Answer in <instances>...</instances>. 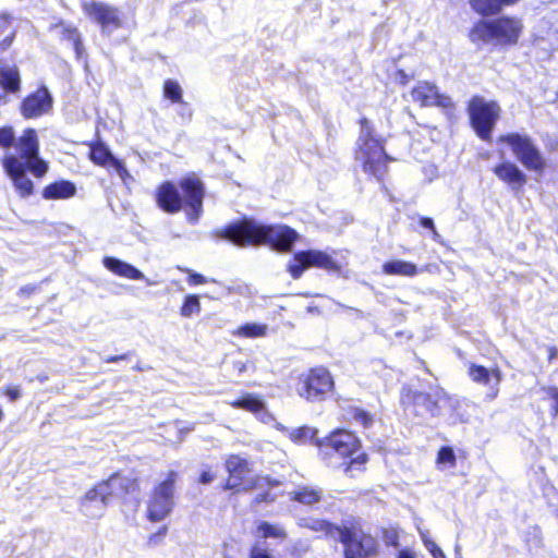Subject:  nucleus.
<instances>
[{"mask_svg": "<svg viewBox=\"0 0 558 558\" xmlns=\"http://www.w3.org/2000/svg\"><path fill=\"white\" fill-rule=\"evenodd\" d=\"M117 174L121 178L123 183L129 186L131 182H133V177L130 174L128 169L125 168L124 163L118 159H112V166H111Z\"/></svg>", "mask_w": 558, "mask_h": 558, "instance_id": "nucleus-38", "label": "nucleus"}, {"mask_svg": "<svg viewBox=\"0 0 558 558\" xmlns=\"http://www.w3.org/2000/svg\"><path fill=\"white\" fill-rule=\"evenodd\" d=\"M556 515H557V518H558V510H557V514H556Z\"/></svg>", "mask_w": 558, "mask_h": 558, "instance_id": "nucleus-62", "label": "nucleus"}, {"mask_svg": "<svg viewBox=\"0 0 558 558\" xmlns=\"http://www.w3.org/2000/svg\"><path fill=\"white\" fill-rule=\"evenodd\" d=\"M310 267H318L326 270H338L339 266L330 255L322 251H302L294 255L288 267L292 278L299 279L303 271Z\"/></svg>", "mask_w": 558, "mask_h": 558, "instance_id": "nucleus-11", "label": "nucleus"}, {"mask_svg": "<svg viewBox=\"0 0 558 558\" xmlns=\"http://www.w3.org/2000/svg\"><path fill=\"white\" fill-rule=\"evenodd\" d=\"M383 271L386 275L414 277L417 275L415 264L405 260H390L383 265Z\"/></svg>", "mask_w": 558, "mask_h": 558, "instance_id": "nucleus-27", "label": "nucleus"}, {"mask_svg": "<svg viewBox=\"0 0 558 558\" xmlns=\"http://www.w3.org/2000/svg\"><path fill=\"white\" fill-rule=\"evenodd\" d=\"M180 186L184 193V198L172 182H163L157 190V204L163 211L174 214L181 210L183 202H185L187 218L190 222L195 223L202 214L203 184L196 175L192 174L182 179Z\"/></svg>", "mask_w": 558, "mask_h": 558, "instance_id": "nucleus-3", "label": "nucleus"}, {"mask_svg": "<svg viewBox=\"0 0 558 558\" xmlns=\"http://www.w3.org/2000/svg\"><path fill=\"white\" fill-rule=\"evenodd\" d=\"M413 402L416 408H425L426 403L432 402L430 393L415 392L413 395Z\"/></svg>", "mask_w": 558, "mask_h": 558, "instance_id": "nucleus-42", "label": "nucleus"}, {"mask_svg": "<svg viewBox=\"0 0 558 558\" xmlns=\"http://www.w3.org/2000/svg\"><path fill=\"white\" fill-rule=\"evenodd\" d=\"M2 416H3V412H2V410H0V421L2 420Z\"/></svg>", "mask_w": 558, "mask_h": 558, "instance_id": "nucleus-61", "label": "nucleus"}, {"mask_svg": "<svg viewBox=\"0 0 558 558\" xmlns=\"http://www.w3.org/2000/svg\"><path fill=\"white\" fill-rule=\"evenodd\" d=\"M76 193L75 185L70 181H59L49 184L43 191L45 199H65L74 196Z\"/></svg>", "mask_w": 558, "mask_h": 558, "instance_id": "nucleus-25", "label": "nucleus"}, {"mask_svg": "<svg viewBox=\"0 0 558 558\" xmlns=\"http://www.w3.org/2000/svg\"><path fill=\"white\" fill-rule=\"evenodd\" d=\"M52 106V98L46 87H41L21 105V113L26 119L37 118L46 113Z\"/></svg>", "mask_w": 558, "mask_h": 558, "instance_id": "nucleus-18", "label": "nucleus"}, {"mask_svg": "<svg viewBox=\"0 0 558 558\" xmlns=\"http://www.w3.org/2000/svg\"><path fill=\"white\" fill-rule=\"evenodd\" d=\"M430 401L426 403L425 410L432 416L441 415L442 407L440 403L449 404L451 408L458 404V399L448 396L444 390L437 389L433 393H430Z\"/></svg>", "mask_w": 558, "mask_h": 558, "instance_id": "nucleus-26", "label": "nucleus"}, {"mask_svg": "<svg viewBox=\"0 0 558 558\" xmlns=\"http://www.w3.org/2000/svg\"><path fill=\"white\" fill-rule=\"evenodd\" d=\"M423 543L425 544V539H429L424 532H420Z\"/></svg>", "mask_w": 558, "mask_h": 558, "instance_id": "nucleus-59", "label": "nucleus"}, {"mask_svg": "<svg viewBox=\"0 0 558 558\" xmlns=\"http://www.w3.org/2000/svg\"><path fill=\"white\" fill-rule=\"evenodd\" d=\"M494 173L513 191H519L526 183L525 173L513 162L505 161L494 168Z\"/></svg>", "mask_w": 558, "mask_h": 558, "instance_id": "nucleus-21", "label": "nucleus"}, {"mask_svg": "<svg viewBox=\"0 0 558 558\" xmlns=\"http://www.w3.org/2000/svg\"><path fill=\"white\" fill-rule=\"evenodd\" d=\"M298 525L313 532L338 537L344 545L345 558H368L377 553L376 538L365 533L359 524L338 526L318 518L306 517L300 518Z\"/></svg>", "mask_w": 558, "mask_h": 558, "instance_id": "nucleus-2", "label": "nucleus"}, {"mask_svg": "<svg viewBox=\"0 0 558 558\" xmlns=\"http://www.w3.org/2000/svg\"><path fill=\"white\" fill-rule=\"evenodd\" d=\"M185 271L189 274L187 281L190 284L197 286L207 282V279L203 275L196 274L190 269H186Z\"/></svg>", "mask_w": 558, "mask_h": 558, "instance_id": "nucleus-44", "label": "nucleus"}, {"mask_svg": "<svg viewBox=\"0 0 558 558\" xmlns=\"http://www.w3.org/2000/svg\"><path fill=\"white\" fill-rule=\"evenodd\" d=\"M229 404L234 409H242L255 414L264 423H269L272 420L271 415L266 411L264 400L257 395L245 393L241 398L230 401Z\"/></svg>", "mask_w": 558, "mask_h": 558, "instance_id": "nucleus-20", "label": "nucleus"}, {"mask_svg": "<svg viewBox=\"0 0 558 558\" xmlns=\"http://www.w3.org/2000/svg\"><path fill=\"white\" fill-rule=\"evenodd\" d=\"M85 14L98 23L102 32H111L121 26V16L118 8L101 1H86L83 3Z\"/></svg>", "mask_w": 558, "mask_h": 558, "instance_id": "nucleus-12", "label": "nucleus"}, {"mask_svg": "<svg viewBox=\"0 0 558 558\" xmlns=\"http://www.w3.org/2000/svg\"><path fill=\"white\" fill-rule=\"evenodd\" d=\"M221 238L236 245L267 244L280 251H289L296 240V232L287 226H263L244 220L221 231Z\"/></svg>", "mask_w": 558, "mask_h": 558, "instance_id": "nucleus-1", "label": "nucleus"}, {"mask_svg": "<svg viewBox=\"0 0 558 558\" xmlns=\"http://www.w3.org/2000/svg\"><path fill=\"white\" fill-rule=\"evenodd\" d=\"M35 290L34 287H25L21 289L22 293H32Z\"/></svg>", "mask_w": 558, "mask_h": 558, "instance_id": "nucleus-57", "label": "nucleus"}, {"mask_svg": "<svg viewBox=\"0 0 558 558\" xmlns=\"http://www.w3.org/2000/svg\"><path fill=\"white\" fill-rule=\"evenodd\" d=\"M268 326L262 323H246L231 331V335L238 338H264L267 336Z\"/></svg>", "mask_w": 558, "mask_h": 558, "instance_id": "nucleus-28", "label": "nucleus"}, {"mask_svg": "<svg viewBox=\"0 0 558 558\" xmlns=\"http://www.w3.org/2000/svg\"><path fill=\"white\" fill-rule=\"evenodd\" d=\"M0 36H4L0 41V53L8 50L15 37V29L12 26L11 19L7 14H0Z\"/></svg>", "mask_w": 558, "mask_h": 558, "instance_id": "nucleus-30", "label": "nucleus"}, {"mask_svg": "<svg viewBox=\"0 0 558 558\" xmlns=\"http://www.w3.org/2000/svg\"><path fill=\"white\" fill-rule=\"evenodd\" d=\"M420 223H421V226L423 228L429 229L433 232V238H434L435 241L438 240L439 234H438V232L435 229L434 221H433L432 218L423 217V218L420 219Z\"/></svg>", "mask_w": 558, "mask_h": 558, "instance_id": "nucleus-45", "label": "nucleus"}, {"mask_svg": "<svg viewBox=\"0 0 558 558\" xmlns=\"http://www.w3.org/2000/svg\"><path fill=\"white\" fill-rule=\"evenodd\" d=\"M163 93H165V96L168 99L172 100L173 102L181 101L182 89H181V86L177 82L171 81V80L166 81L165 86H163Z\"/></svg>", "mask_w": 558, "mask_h": 558, "instance_id": "nucleus-34", "label": "nucleus"}, {"mask_svg": "<svg viewBox=\"0 0 558 558\" xmlns=\"http://www.w3.org/2000/svg\"><path fill=\"white\" fill-rule=\"evenodd\" d=\"M104 266L120 277H124L132 280L145 279V276L141 270H138L131 264H128L114 257H105Z\"/></svg>", "mask_w": 558, "mask_h": 558, "instance_id": "nucleus-24", "label": "nucleus"}, {"mask_svg": "<svg viewBox=\"0 0 558 558\" xmlns=\"http://www.w3.org/2000/svg\"><path fill=\"white\" fill-rule=\"evenodd\" d=\"M245 365L243 363H240L239 372H244Z\"/></svg>", "mask_w": 558, "mask_h": 558, "instance_id": "nucleus-60", "label": "nucleus"}, {"mask_svg": "<svg viewBox=\"0 0 558 558\" xmlns=\"http://www.w3.org/2000/svg\"><path fill=\"white\" fill-rule=\"evenodd\" d=\"M411 96L413 101L418 102L421 106H438L449 108L452 106L451 98L438 93L437 87L426 81L418 82L412 89Z\"/></svg>", "mask_w": 558, "mask_h": 558, "instance_id": "nucleus-17", "label": "nucleus"}, {"mask_svg": "<svg viewBox=\"0 0 558 558\" xmlns=\"http://www.w3.org/2000/svg\"><path fill=\"white\" fill-rule=\"evenodd\" d=\"M440 405L442 407L441 415H450V416H452L457 412V410H458V408L460 405V401L458 400V404L456 407H453V408H451L449 404H446V403L445 404L440 403Z\"/></svg>", "mask_w": 558, "mask_h": 558, "instance_id": "nucleus-50", "label": "nucleus"}, {"mask_svg": "<svg viewBox=\"0 0 558 558\" xmlns=\"http://www.w3.org/2000/svg\"><path fill=\"white\" fill-rule=\"evenodd\" d=\"M522 32V23L513 17H500L498 20L478 24L473 36H478L485 41L497 44H515Z\"/></svg>", "mask_w": 558, "mask_h": 558, "instance_id": "nucleus-7", "label": "nucleus"}, {"mask_svg": "<svg viewBox=\"0 0 558 558\" xmlns=\"http://www.w3.org/2000/svg\"><path fill=\"white\" fill-rule=\"evenodd\" d=\"M201 312V303L197 295L191 294L187 295L184 300V303L180 310V314L183 317H191L193 314H198Z\"/></svg>", "mask_w": 558, "mask_h": 558, "instance_id": "nucleus-33", "label": "nucleus"}, {"mask_svg": "<svg viewBox=\"0 0 558 558\" xmlns=\"http://www.w3.org/2000/svg\"><path fill=\"white\" fill-rule=\"evenodd\" d=\"M90 158L97 165H109L110 167L112 166V159H116L111 155L110 150L102 144L96 145L92 148Z\"/></svg>", "mask_w": 558, "mask_h": 558, "instance_id": "nucleus-32", "label": "nucleus"}, {"mask_svg": "<svg viewBox=\"0 0 558 558\" xmlns=\"http://www.w3.org/2000/svg\"><path fill=\"white\" fill-rule=\"evenodd\" d=\"M438 463L452 468L456 465V454L450 447H442L438 452Z\"/></svg>", "mask_w": 558, "mask_h": 558, "instance_id": "nucleus-36", "label": "nucleus"}, {"mask_svg": "<svg viewBox=\"0 0 558 558\" xmlns=\"http://www.w3.org/2000/svg\"><path fill=\"white\" fill-rule=\"evenodd\" d=\"M226 469L229 473L225 489L234 492H246L254 488L264 487L265 485H277L278 482H271L267 477H251L250 462L238 454H232L226 460Z\"/></svg>", "mask_w": 558, "mask_h": 558, "instance_id": "nucleus-6", "label": "nucleus"}, {"mask_svg": "<svg viewBox=\"0 0 558 558\" xmlns=\"http://www.w3.org/2000/svg\"><path fill=\"white\" fill-rule=\"evenodd\" d=\"M4 395L8 396L11 401H15L21 397V390L16 386H9L4 389Z\"/></svg>", "mask_w": 558, "mask_h": 558, "instance_id": "nucleus-46", "label": "nucleus"}, {"mask_svg": "<svg viewBox=\"0 0 558 558\" xmlns=\"http://www.w3.org/2000/svg\"><path fill=\"white\" fill-rule=\"evenodd\" d=\"M543 24L547 28L548 35H558V11H554L545 16Z\"/></svg>", "mask_w": 558, "mask_h": 558, "instance_id": "nucleus-39", "label": "nucleus"}, {"mask_svg": "<svg viewBox=\"0 0 558 558\" xmlns=\"http://www.w3.org/2000/svg\"><path fill=\"white\" fill-rule=\"evenodd\" d=\"M21 92V75L16 65L0 62V105H5L8 95Z\"/></svg>", "mask_w": 558, "mask_h": 558, "instance_id": "nucleus-19", "label": "nucleus"}, {"mask_svg": "<svg viewBox=\"0 0 558 558\" xmlns=\"http://www.w3.org/2000/svg\"><path fill=\"white\" fill-rule=\"evenodd\" d=\"M547 395L555 401V405L553 407L554 415L558 414V388L549 387L546 389Z\"/></svg>", "mask_w": 558, "mask_h": 558, "instance_id": "nucleus-47", "label": "nucleus"}, {"mask_svg": "<svg viewBox=\"0 0 558 558\" xmlns=\"http://www.w3.org/2000/svg\"><path fill=\"white\" fill-rule=\"evenodd\" d=\"M469 374L473 381L488 385L494 383L492 388H495L494 391L489 395L490 399L496 398L498 393V386L502 379L501 373L498 368L487 369L484 366L480 365H471Z\"/></svg>", "mask_w": 558, "mask_h": 558, "instance_id": "nucleus-22", "label": "nucleus"}, {"mask_svg": "<svg viewBox=\"0 0 558 558\" xmlns=\"http://www.w3.org/2000/svg\"><path fill=\"white\" fill-rule=\"evenodd\" d=\"M433 558H446L444 551L437 547L435 551L430 553Z\"/></svg>", "mask_w": 558, "mask_h": 558, "instance_id": "nucleus-55", "label": "nucleus"}, {"mask_svg": "<svg viewBox=\"0 0 558 558\" xmlns=\"http://www.w3.org/2000/svg\"><path fill=\"white\" fill-rule=\"evenodd\" d=\"M558 351L556 348L550 349L549 360H554L557 357Z\"/></svg>", "mask_w": 558, "mask_h": 558, "instance_id": "nucleus-56", "label": "nucleus"}, {"mask_svg": "<svg viewBox=\"0 0 558 558\" xmlns=\"http://www.w3.org/2000/svg\"><path fill=\"white\" fill-rule=\"evenodd\" d=\"M365 460H366V458H365V456H364V454L359 456L356 459H354V460H352V461H351V463H350V465L348 466L347 471H349V470L352 468V465H353V464H355V463H361V464H362V463H364V462H365Z\"/></svg>", "mask_w": 558, "mask_h": 558, "instance_id": "nucleus-54", "label": "nucleus"}, {"mask_svg": "<svg viewBox=\"0 0 558 558\" xmlns=\"http://www.w3.org/2000/svg\"><path fill=\"white\" fill-rule=\"evenodd\" d=\"M214 478H215V474L209 469L204 470V471H202V473L199 475V483L209 484L214 481Z\"/></svg>", "mask_w": 558, "mask_h": 558, "instance_id": "nucleus-48", "label": "nucleus"}, {"mask_svg": "<svg viewBox=\"0 0 558 558\" xmlns=\"http://www.w3.org/2000/svg\"><path fill=\"white\" fill-rule=\"evenodd\" d=\"M16 140L14 136L13 129L11 126H5L0 129V147L9 148L14 146Z\"/></svg>", "mask_w": 558, "mask_h": 558, "instance_id": "nucleus-37", "label": "nucleus"}, {"mask_svg": "<svg viewBox=\"0 0 558 558\" xmlns=\"http://www.w3.org/2000/svg\"><path fill=\"white\" fill-rule=\"evenodd\" d=\"M351 415L355 422L360 423L364 427H367L372 423V417L361 409H352Z\"/></svg>", "mask_w": 558, "mask_h": 558, "instance_id": "nucleus-40", "label": "nucleus"}, {"mask_svg": "<svg viewBox=\"0 0 558 558\" xmlns=\"http://www.w3.org/2000/svg\"><path fill=\"white\" fill-rule=\"evenodd\" d=\"M397 78L401 84H407L410 81V77L407 75V73L402 70L398 71Z\"/></svg>", "mask_w": 558, "mask_h": 558, "instance_id": "nucleus-52", "label": "nucleus"}, {"mask_svg": "<svg viewBox=\"0 0 558 558\" xmlns=\"http://www.w3.org/2000/svg\"><path fill=\"white\" fill-rule=\"evenodd\" d=\"M14 147L19 154L15 156L26 163L35 177L41 178L47 173L49 167L38 155L39 142L34 129H26L16 140Z\"/></svg>", "mask_w": 558, "mask_h": 558, "instance_id": "nucleus-9", "label": "nucleus"}, {"mask_svg": "<svg viewBox=\"0 0 558 558\" xmlns=\"http://www.w3.org/2000/svg\"><path fill=\"white\" fill-rule=\"evenodd\" d=\"M120 359H123V356H113V357L108 359L107 361L108 362H116V361H118Z\"/></svg>", "mask_w": 558, "mask_h": 558, "instance_id": "nucleus-58", "label": "nucleus"}, {"mask_svg": "<svg viewBox=\"0 0 558 558\" xmlns=\"http://www.w3.org/2000/svg\"><path fill=\"white\" fill-rule=\"evenodd\" d=\"M510 147L513 156L529 171L543 173L546 167L545 158L534 141L525 133H508L497 140Z\"/></svg>", "mask_w": 558, "mask_h": 558, "instance_id": "nucleus-5", "label": "nucleus"}, {"mask_svg": "<svg viewBox=\"0 0 558 558\" xmlns=\"http://www.w3.org/2000/svg\"><path fill=\"white\" fill-rule=\"evenodd\" d=\"M108 485H97L89 489L81 500V510L89 518L100 517L111 498V492H107Z\"/></svg>", "mask_w": 558, "mask_h": 558, "instance_id": "nucleus-15", "label": "nucleus"}, {"mask_svg": "<svg viewBox=\"0 0 558 558\" xmlns=\"http://www.w3.org/2000/svg\"><path fill=\"white\" fill-rule=\"evenodd\" d=\"M500 107L496 101H487L475 96L469 104V114L476 134L484 141L490 140L492 131L499 118Z\"/></svg>", "mask_w": 558, "mask_h": 558, "instance_id": "nucleus-8", "label": "nucleus"}, {"mask_svg": "<svg viewBox=\"0 0 558 558\" xmlns=\"http://www.w3.org/2000/svg\"><path fill=\"white\" fill-rule=\"evenodd\" d=\"M3 168L13 181L14 187L22 197H28L33 194L34 184L26 175L28 170L26 163L19 159L14 154H7L2 160Z\"/></svg>", "mask_w": 558, "mask_h": 558, "instance_id": "nucleus-13", "label": "nucleus"}, {"mask_svg": "<svg viewBox=\"0 0 558 558\" xmlns=\"http://www.w3.org/2000/svg\"><path fill=\"white\" fill-rule=\"evenodd\" d=\"M318 446L326 454H329V450H332L341 457H347L357 449L359 441L353 434L345 430H337L324 441L318 442Z\"/></svg>", "mask_w": 558, "mask_h": 558, "instance_id": "nucleus-16", "label": "nucleus"}, {"mask_svg": "<svg viewBox=\"0 0 558 558\" xmlns=\"http://www.w3.org/2000/svg\"><path fill=\"white\" fill-rule=\"evenodd\" d=\"M274 500L275 496H271L269 493L258 494L254 498L255 504L271 502Z\"/></svg>", "mask_w": 558, "mask_h": 558, "instance_id": "nucleus-49", "label": "nucleus"}, {"mask_svg": "<svg viewBox=\"0 0 558 558\" xmlns=\"http://www.w3.org/2000/svg\"><path fill=\"white\" fill-rule=\"evenodd\" d=\"M250 558H271L268 549L265 546H262L259 543H256L250 554Z\"/></svg>", "mask_w": 558, "mask_h": 558, "instance_id": "nucleus-41", "label": "nucleus"}, {"mask_svg": "<svg viewBox=\"0 0 558 558\" xmlns=\"http://www.w3.org/2000/svg\"><path fill=\"white\" fill-rule=\"evenodd\" d=\"M99 485H108L106 490L111 492V497H113L128 493L133 486V482L120 474H113L107 481L99 483Z\"/></svg>", "mask_w": 558, "mask_h": 558, "instance_id": "nucleus-29", "label": "nucleus"}, {"mask_svg": "<svg viewBox=\"0 0 558 558\" xmlns=\"http://www.w3.org/2000/svg\"><path fill=\"white\" fill-rule=\"evenodd\" d=\"M397 558H415V555L410 549H402V550L399 551Z\"/></svg>", "mask_w": 558, "mask_h": 558, "instance_id": "nucleus-51", "label": "nucleus"}, {"mask_svg": "<svg viewBox=\"0 0 558 558\" xmlns=\"http://www.w3.org/2000/svg\"><path fill=\"white\" fill-rule=\"evenodd\" d=\"M177 472L171 471L167 480L161 482L153 492L148 504V518L154 522L163 520L171 511L173 505V486Z\"/></svg>", "mask_w": 558, "mask_h": 558, "instance_id": "nucleus-10", "label": "nucleus"}, {"mask_svg": "<svg viewBox=\"0 0 558 558\" xmlns=\"http://www.w3.org/2000/svg\"><path fill=\"white\" fill-rule=\"evenodd\" d=\"M291 500L304 506H313L323 498V489L312 485H301L288 493Z\"/></svg>", "mask_w": 558, "mask_h": 558, "instance_id": "nucleus-23", "label": "nucleus"}, {"mask_svg": "<svg viewBox=\"0 0 558 558\" xmlns=\"http://www.w3.org/2000/svg\"><path fill=\"white\" fill-rule=\"evenodd\" d=\"M425 547L426 549L429 551V553H433L436 550V548L438 547L437 544L435 542H433L432 539H425Z\"/></svg>", "mask_w": 558, "mask_h": 558, "instance_id": "nucleus-53", "label": "nucleus"}, {"mask_svg": "<svg viewBox=\"0 0 558 558\" xmlns=\"http://www.w3.org/2000/svg\"><path fill=\"white\" fill-rule=\"evenodd\" d=\"M69 38L73 40L74 49L76 51L77 57H80L82 54L83 46L78 32L76 29L70 31Z\"/></svg>", "mask_w": 558, "mask_h": 558, "instance_id": "nucleus-43", "label": "nucleus"}, {"mask_svg": "<svg viewBox=\"0 0 558 558\" xmlns=\"http://www.w3.org/2000/svg\"><path fill=\"white\" fill-rule=\"evenodd\" d=\"M257 532L260 537L264 538H279L284 539L287 537V532L280 524H271L268 522H262L258 525Z\"/></svg>", "mask_w": 558, "mask_h": 558, "instance_id": "nucleus-31", "label": "nucleus"}, {"mask_svg": "<svg viewBox=\"0 0 558 558\" xmlns=\"http://www.w3.org/2000/svg\"><path fill=\"white\" fill-rule=\"evenodd\" d=\"M315 434H316L315 429L307 427V426H303V427L293 429L290 433V438L295 442H304L306 440L313 439Z\"/></svg>", "mask_w": 558, "mask_h": 558, "instance_id": "nucleus-35", "label": "nucleus"}, {"mask_svg": "<svg viewBox=\"0 0 558 558\" xmlns=\"http://www.w3.org/2000/svg\"><path fill=\"white\" fill-rule=\"evenodd\" d=\"M360 138L357 142L356 160L363 165V170L378 179L386 172L388 156L383 144L373 136V131L366 119H363Z\"/></svg>", "mask_w": 558, "mask_h": 558, "instance_id": "nucleus-4", "label": "nucleus"}, {"mask_svg": "<svg viewBox=\"0 0 558 558\" xmlns=\"http://www.w3.org/2000/svg\"><path fill=\"white\" fill-rule=\"evenodd\" d=\"M333 381L326 368H314L304 379L303 388L299 393L306 400L319 399L331 389Z\"/></svg>", "mask_w": 558, "mask_h": 558, "instance_id": "nucleus-14", "label": "nucleus"}]
</instances>
